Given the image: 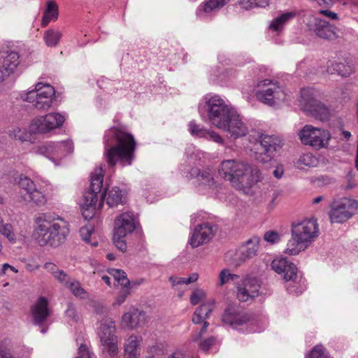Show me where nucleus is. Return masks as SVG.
Masks as SVG:
<instances>
[{
	"instance_id": "f257e3e1",
	"label": "nucleus",
	"mask_w": 358,
	"mask_h": 358,
	"mask_svg": "<svg viewBox=\"0 0 358 358\" xmlns=\"http://www.w3.org/2000/svg\"><path fill=\"white\" fill-rule=\"evenodd\" d=\"M205 108L211 124L227 132L231 138L236 139L248 134V129L239 114L234 108L226 104L220 96L212 94L205 95L199 104L201 115Z\"/></svg>"
},
{
	"instance_id": "f03ea898",
	"label": "nucleus",
	"mask_w": 358,
	"mask_h": 358,
	"mask_svg": "<svg viewBox=\"0 0 358 358\" xmlns=\"http://www.w3.org/2000/svg\"><path fill=\"white\" fill-rule=\"evenodd\" d=\"M218 173L236 189L250 194L251 189L263 179L257 166L246 162L236 159L222 161Z\"/></svg>"
},
{
	"instance_id": "7ed1b4c3",
	"label": "nucleus",
	"mask_w": 358,
	"mask_h": 358,
	"mask_svg": "<svg viewBox=\"0 0 358 358\" xmlns=\"http://www.w3.org/2000/svg\"><path fill=\"white\" fill-rule=\"evenodd\" d=\"M136 141L134 136L117 128L108 129L104 136V157L110 166L120 162L123 166L134 159Z\"/></svg>"
},
{
	"instance_id": "20e7f679",
	"label": "nucleus",
	"mask_w": 358,
	"mask_h": 358,
	"mask_svg": "<svg viewBox=\"0 0 358 358\" xmlns=\"http://www.w3.org/2000/svg\"><path fill=\"white\" fill-rule=\"evenodd\" d=\"M319 227L316 220L303 219L291 224V239L288 241L285 252L296 255L307 249L317 238Z\"/></svg>"
},
{
	"instance_id": "39448f33",
	"label": "nucleus",
	"mask_w": 358,
	"mask_h": 358,
	"mask_svg": "<svg viewBox=\"0 0 358 358\" xmlns=\"http://www.w3.org/2000/svg\"><path fill=\"white\" fill-rule=\"evenodd\" d=\"M36 223L34 236L41 246L52 245L64 239L69 232L68 222L59 217L51 219L43 214L36 219Z\"/></svg>"
},
{
	"instance_id": "423d86ee",
	"label": "nucleus",
	"mask_w": 358,
	"mask_h": 358,
	"mask_svg": "<svg viewBox=\"0 0 358 358\" xmlns=\"http://www.w3.org/2000/svg\"><path fill=\"white\" fill-rule=\"evenodd\" d=\"M321 94L314 88L307 87L301 90L299 103L301 108L321 121L328 120L329 109L319 99Z\"/></svg>"
},
{
	"instance_id": "0eeeda50",
	"label": "nucleus",
	"mask_w": 358,
	"mask_h": 358,
	"mask_svg": "<svg viewBox=\"0 0 358 358\" xmlns=\"http://www.w3.org/2000/svg\"><path fill=\"white\" fill-rule=\"evenodd\" d=\"M357 213L358 200L350 196H344L331 203L329 217L332 223H343Z\"/></svg>"
},
{
	"instance_id": "6e6552de",
	"label": "nucleus",
	"mask_w": 358,
	"mask_h": 358,
	"mask_svg": "<svg viewBox=\"0 0 358 358\" xmlns=\"http://www.w3.org/2000/svg\"><path fill=\"white\" fill-rule=\"evenodd\" d=\"M299 137L302 144L320 150L329 147L331 134L327 129L307 124L299 131Z\"/></svg>"
},
{
	"instance_id": "1a4fd4ad",
	"label": "nucleus",
	"mask_w": 358,
	"mask_h": 358,
	"mask_svg": "<svg viewBox=\"0 0 358 358\" xmlns=\"http://www.w3.org/2000/svg\"><path fill=\"white\" fill-rule=\"evenodd\" d=\"M20 186L26 191L27 199L36 205H44L46 201V195L52 191V187L50 183L43 180H31L29 178H21Z\"/></svg>"
},
{
	"instance_id": "9d476101",
	"label": "nucleus",
	"mask_w": 358,
	"mask_h": 358,
	"mask_svg": "<svg viewBox=\"0 0 358 358\" xmlns=\"http://www.w3.org/2000/svg\"><path fill=\"white\" fill-rule=\"evenodd\" d=\"M136 229L134 215L130 212L123 213L115 220L113 230V242L122 252L127 250L125 237Z\"/></svg>"
},
{
	"instance_id": "9b49d317",
	"label": "nucleus",
	"mask_w": 358,
	"mask_h": 358,
	"mask_svg": "<svg viewBox=\"0 0 358 358\" xmlns=\"http://www.w3.org/2000/svg\"><path fill=\"white\" fill-rule=\"evenodd\" d=\"M257 87V98L265 104L278 105L286 99V94L275 82L266 79L260 81Z\"/></svg>"
},
{
	"instance_id": "f8f14e48",
	"label": "nucleus",
	"mask_w": 358,
	"mask_h": 358,
	"mask_svg": "<svg viewBox=\"0 0 358 358\" xmlns=\"http://www.w3.org/2000/svg\"><path fill=\"white\" fill-rule=\"evenodd\" d=\"M64 121L65 117L61 113H50L34 118L30 124V130L33 133L46 134L60 128Z\"/></svg>"
},
{
	"instance_id": "ddd939ff",
	"label": "nucleus",
	"mask_w": 358,
	"mask_h": 358,
	"mask_svg": "<svg viewBox=\"0 0 358 358\" xmlns=\"http://www.w3.org/2000/svg\"><path fill=\"white\" fill-rule=\"evenodd\" d=\"M104 164L94 169L91 174V208L101 209L103 205L106 192L103 189V181L105 173Z\"/></svg>"
},
{
	"instance_id": "4468645a",
	"label": "nucleus",
	"mask_w": 358,
	"mask_h": 358,
	"mask_svg": "<svg viewBox=\"0 0 358 358\" xmlns=\"http://www.w3.org/2000/svg\"><path fill=\"white\" fill-rule=\"evenodd\" d=\"M116 328L113 321L103 320L99 329L98 335L103 346L111 357L117 355L118 352L117 337L115 335Z\"/></svg>"
},
{
	"instance_id": "2eb2a0df",
	"label": "nucleus",
	"mask_w": 358,
	"mask_h": 358,
	"mask_svg": "<svg viewBox=\"0 0 358 358\" xmlns=\"http://www.w3.org/2000/svg\"><path fill=\"white\" fill-rule=\"evenodd\" d=\"M259 287L257 278L247 275L236 284V297L242 302L250 301L259 295Z\"/></svg>"
},
{
	"instance_id": "dca6fc26",
	"label": "nucleus",
	"mask_w": 358,
	"mask_h": 358,
	"mask_svg": "<svg viewBox=\"0 0 358 358\" xmlns=\"http://www.w3.org/2000/svg\"><path fill=\"white\" fill-rule=\"evenodd\" d=\"M21 63L20 54L13 50H0V83L14 73Z\"/></svg>"
},
{
	"instance_id": "f3484780",
	"label": "nucleus",
	"mask_w": 358,
	"mask_h": 358,
	"mask_svg": "<svg viewBox=\"0 0 358 358\" xmlns=\"http://www.w3.org/2000/svg\"><path fill=\"white\" fill-rule=\"evenodd\" d=\"M255 145L261 146L263 149V152L256 153V159L261 163H267L273 159L274 152L281 148L282 142L275 136L262 135Z\"/></svg>"
},
{
	"instance_id": "a211bd4d",
	"label": "nucleus",
	"mask_w": 358,
	"mask_h": 358,
	"mask_svg": "<svg viewBox=\"0 0 358 358\" xmlns=\"http://www.w3.org/2000/svg\"><path fill=\"white\" fill-rule=\"evenodd\" d=\"M215 307V301L213 299H209L203 303L195 310L193 313L192 320L194 324L203 323V326L199 333L192 335V339L193 341H197L203 334L206 332L209 325V323L206 320L209 317L210 313L213 311Z\"/></svg>"
},
{
	"instance_id": "6ab92c4d",
	"label": "nucleus",
	"mask_w": 358,
	"mask_h": 358,
	"mask_svg": "<svg viewBox=\"0 0 358 358\" xmlns=\"http://www.w3.org/2000/svg\"><path fill=\"white\" fill-rule=\"evenodd\" d=\"M250 319V315L235 304L229 305L222 315V322L233 329H237L247 324Z\"/></svg>"
},
{
	"instance_id": "aec40b11",
	"label": "nucleus",
	"mask_w": 358,
	"mask_h": 358,
	"mask_svg": "<svg viewBox=\"0 0 358 358\" xmlns=\"http://www.w3.org/2000/svg\"><path fill=\"white\" fill-rule=\"evenodd\" d=\"M186 177L188 178H194L196 179L195 185L199 191L201 192L213 189L215 186L213 170L210 169L201 171L197 168H192Z\"/></svg>"
},
{
	"instance_id": "412c9836",
	"label": "nucleus",
	"mask_w": 358,
	"mask_h": 358,
	"mask_svg": "<svg viewBox=\"0 0 358 358\" xmlns=\"http://www.w3.org/2000/svg\"><path fill=\"white\" fill-rule=\"evenodd\" d=\"M271 268L280 275L286 281L295 282L297 278V268L288 259L282 257L275 258L271 264Z\"/></svg>"
},
{
	"instance_id": "4be33fe9",
	"label": "nucleus",
	"mask_w": 358,
	"mask_h": 358,
	"mask_svg": "<svg viewBox=\"0 0 358 358\" xmlns=\"http://www.w3.org/2000/svg\"><path fill=\"white\" fill-rule=\"evenodd\" d=\"M143 343L142 336L136 334L129 335L123 343V358H140Z\"/></svg>"
},
{
	"instance_id": "5701e85b",
	"label": "nucleus",
	"mask_w": 358,
	"mask_h": 358,
	"mask_svg": "<svg viewBox=\"0 0 358 358\" xmlns=\"http://www.w3.org/2000/svg\"><path fill=\"white\" fill-rule=\"evenodd\" d=\"M308 26L317 36L329 39L335 36V27L328 22L317 17H312L308 22Z\"/></svg>"
},
{
	"instance_id": "b1692460",
	"label": "nucleus",
	"mask_w": 358,
	"mask_h": 358,
	"mask_svg": "<svg viewBox=\"0 0 358 358\" xmlns=\"http://www.w3.org/2000/svg\"><path fill=\"white\" fill-rule=\"evenodd\" d=\"M214 235V230L211 224H202L197 226L189 241L192 248H197L207 242Z\"/></svg>"
},
{
	"instance_id": "393cba45",
	"label": "nucleus",
	"mask_w": 358,
	"mask_h": 358,
	"mask_svg": "<svg viewBox=\"0 0 358 358\" xmlns=\"http://www.w3.org/2000/svg\"><path fill=\"white\" fill-rule=\"evenodd\" d=\"M34 322L36 324H42L50 315L48 301L45 297H39L30 308Z\"/></svg>"
},
{
	"instance_id": "a878e982",
	"label": "nucleus",
	"mask_w": 358,
	"mask_h": 358,
	"mask_svg": "<svg viewBox=\"0 0 358 358\" xmlns=\"http://www.w3.org/2000/svg\"><path fill=\"white\" fill-rule=\"evenodd\" d=\"M259 243L260 238L257 236H253L248 240L237 252L239 262H244L255 257L259 250Z\"/></svg>"
},
{
	"instance_id": "bb28decb",
	"label": "nucleus",
	"mask_w": 358,
	"mask_h": 358,
	"mask_svg": "<svg viewBox=\"0 0 358 358\" xmlns=\"http://www.w3.org/2000/svg\"><path fill=\"white\" fill-rule=\"evenodd\" d=\"M145 316L144 312L133 308L122 315L121 324L124 328L136 329L144 320Z\"/></svg>"
},
{
	"instance_id": "cd10ccee",
	"label": "nucleus",
	"mask_w": 358,
	"mask_h": 358,
	"mask_svg": "<svg viewBox=\"0 0 358 358\" xmlns=\"http://www.w3.org/2000/svg\"><path fill=\"white\" fill-rule=\"evenodd\" d=\"M35 96L55 100V90L54 87L49 84L38 83L35 85V89L27 94L24 100L31 101V99H34Z\"/></svg>"
},
{
	"instance_id": "c85d7f7f",
	"label": "nucleus",
	"mask_w": 358,
	"mask_h": 358,
	"mask_svg": "<svg viewBox=\"0 0 358 358\" xmlns=\"http://www.w3.org/2000/svg\"><path fill=\"white\" fill-rule=\"evenodd\" d=\"M296 15V11L284 13L271 21L269 25V29L278 34L282 31L285 24L293 20Z\"/></svg>"
},
{
	"instance_id": "c756f323",
	"label": "nucleus",
	"mask_w": 358,
	"mask_h": 358,
	"mask_svg": "<svg viewBox=\"0 0 358 358\" xmlns=\"http://www.w3.org/2000/svg\"><path fill=\"white\" fill-rule=\"evenodd\" d=\"M59 16V8L55 1H48L43 12L41 27H46L50 22H55Z\"/></svg>"
},
{
	"instance_id": "7c9ffc66",
	"label": "nucleus",
	"mask_w": 358,
	"mask_h": 358,
	"mask_svg": "<svg viewBox=\"0 0 358 358\" xmlns=\"http://www.w3.org/2000/svg\"><path fill=\"white\" fill-rule=\"evenodd\" d=\"M329 73H337L343 77L350 76L354 71L353 67L344 62H331L327 66Z\"/></svg>"
},
{
	"instance_id": "2f4dec72",
	"label": "nucleus",
	"mask_w": 358,
	"mask_h": 358,
	"mask_svg": "<svg viewBox=\"0 0 358 358\" xmlns=\"http://www.w3.org/2000/svg\"><path fill=\"white\" fill-rule=\"evenodd\" d=\"M62 38V33L59 31L49 29L44 32L43 39L45 44L49 47L56 46Z\"/></svg>"
},
{
	"instance_id": "473e14b6",
	"label": "nucleus",
	"mask_w": 358,
	"mask_h": 358,
	"mask_svg": "<svg viewBox=\"0 0 358 358\" xmlns=\"http://www.w3.org/2000/svg\"><path fill=\"white\" fill-rule=\"evenodd\" d=\"M238 278V275L231 273L229 269L224 268L219 273L217 286L222 287L230 282L236 281Z\"/></svg>"
},
{
	"instance_id": "72a5a7b5",
	"label": "nucleus",
	"mask_w": 358,
	"mask_h": 358,
	"mask_svg": "<svg viewBox=\"0 0 358 358\" xmlns=\"http://www.w3.org/2000/svg\"><path fill=\"white\" fill-rule=\"evenodd\" d=\"M124 194L118 187L112 188L108 193L106 199L107 203L110 206H116L119 203H122Z\"/></svg>"
},
{
	"instance_id": "f704fd0d",
	"label": "nucleus",
	"mask_w": 358,
	"mask_h": 358,
	"mask_svg": "<svg viewBox=\"0 0 358 358\" xmlns=\"http://www.w3.org/2000/svg\"><path fill=\"white\" fill-rule=\"evenodd\" d=\"M317 164L318 159L310 152L303 154L297 162V164L301 169H303L304 167H315Z\"/></svg>"
},
{
	"instance_id": "c9c22d12",
	"label": "nucleus",
	"mask_w": 358,
	"mask_h": 358,
	"mask_svg": "<svg viewBox=\"0 0 358 358\" xmlns=\"http://www.w3.org/2000/svg\"><path fill=\"white\" fill-rule=\"evenodd\" d=\"M109 273L114 278L115 281L122 287L130 286V281L127 277L124 271L120 269H110Z\"/></svg>"
},
{
	"instance_id": "e433bc0d",
	"label": "nucleus",
	"mask_w": 358,
	"mask_h": 358,
	"mask_svg": "<svg viewBox=\"0 0 358 358\" xmlns=\"http://www.w3.org/2000/svg\"><path fill=\"white\" fill-rule=\"evenodd\" d=\"M54 100L44 98L42 96H35L34 99H31V103L39 110H48L52 105Z\"/></svg>"
},
{
	"instance_id": "4c0bfd02",
	"label": "nucleus",
	"mask_w": 358,
	"mask_h": 358,
	"mask_svg": "<svg viewBox=\"0 0 358 358\" xmlns=\"http://www.w3.org/2000/svg\"><path fill=\"white\" fill-rule=\"evenodd\" d=\"M225 1H206L203 3L198 9V15L203 13H210L216 9H219L224 6Z\"/></svg>"
},
{
	"instance_id": "58836bf2",
	"label": "nucleus",
	"mask_w": 358,
	"mask_h": 358,
	"mask_svg": "<svg viewBox=\"0 0 358 358\" xmlns=\"http://www.w3.org/2000/svg\"><path fill=\"white\" fill-rule=\"evenodd\" d=\"M199 278V274L197 273H193L190 274L187 278L179 277V276H173L170 278V280L171 281L173 285H188L192 282H196Z\"/></svg>"
},
{
	"instance_id": "ea45409f",
	"label": "nucleus",
	"mask_w": 358,
	"mask_h": 358,
	"mask_svg": "<svg viewBox=\"0 0 358 358\" xmlns=\"http://www.w3.org/2000/svg\"><path fill=\"white\" fill-rule=\"evenodd\" d=\"M268 6V1H259V3L252 1H238L236 4L237 8L243 9L245 10H251L255 8H266Z\"/></svg>"
},
{
	"instance_id": "a19ab883",
	"label": "nucleus",
	"mask_w": 358,
	"mask_h": 358,
	"mask_svg": "<svg viewBox=\"0 0 358 358\" xmlns=\"http://www.w3.org/2000/svg\"><path fill=\"white\" fill-rule=\"evenodd\" d=\"M189 131L192 136L196 138H204L207 134V129L196 124L194 121H191L189 123Z\"/></svg>"
},
{
	"instance_id": "79ce46f5",
	"label": "nucleus",
	"mask_w": 358,
	"mask_h": 358,
	"mask_svg": "<svg viewBox=\"0 0 358 358\" xmlns=\"http://www.w3.org/2000/svg\"><path fill=\"white\" fill-rule=\"evenodd\" d=\"M206 296V292L201 288L194 289L189 297V301L192 305L195 306L203 301Z\"/></svg>"
},
{
	"instance_id": "37998d69",
	"label": "nucleus",
	"mask_w": 358,
	"mask_h": 358,
	"mask_svg": "<svg viewBox=\"0 0 358 358\" xmlns=\"http://www.w3.org/2000/svg\"><path fill=\"white\" fill-rule=\"evenodd\" d=\"M90 194V192H85L83 196L79 200V204L80 206L81 212L85 217V219H87L88 217V210L90 208V203H88V196Z\"/></svg>"
},
{
	"instance_id": "c03bdc74",
	"label": "nucleus",
	"mask_w": 358,
	"mask_h": 358,
	"mask_svg": "<svg viewBox=\"0 0 358 358\" xmlns=\"http://www.w3.org/2000/svg\"><path fill=\"white\" fill-rule=\"evenodd\" d=\"M0 233L10 242H15L16 240L13 227L10 224H6L3 228L1 229Z\"/></svg>"
},
{
	"instance_id": "a18cd8bd",
	"label": "nucleus",
	"mask_w": 358,
	"mask_h": 358,
	"mask_svg": "<svg viewBox=\"0 0 358 358\" xmlns=\"http://www.w3.org/2000/svg\"><path fill=\"white\" fill-rule=\"evenodd\" d=\"M264 240L270 244H275L280 241V235L276 231H269L264 234Z\"/></svg>"
},
{
	"instance_id": "49530a36",
	"label": "nucleus",
	"mask_w": 358,
	"mask_h": 358,
	"mask_svg": "<svg viewBox=\"0 0 358 358\" xmlns=\"http://www.w3.org/2000/svg\"><path fill=\"white\" fill-rule=\"evenodd\" d=\"M306 358H328V357L324 348L321 345H317Z\"/></svg>"
},
{
	"instance_id": "de8ad7c7",
	"label": "nucleus",
	"mask_w": 358,
	"mask_h": 358,
	"mask_svg": "<svg viewBox=\"0 0 358 358\" xmlns=\"http://www.w3.org/2000/svg\"><path fill=\"white\" fill-rule=\"evenodd\" d=\"M131 294L130 292V286H127L126 287H122V289L120 291L117 296H116L115 303L117 305H120L124 303L127 299V297Z\"/></svg>"
},
{
	"instance_id": "09e8293b",
	"label": "nucleus",
	"mask_w": 358,
	"mask_h": 358,
	"mask_svg": "<svg viewBox=\"0 0 358 358\" xmlns=\"http://www.w3.org/2000/svg\"><path fill=\"white\" fill-rule=\"evenodd\" d=\"M204 138L211 140L218 144L222 145L224 143V140L222 136L214 131L207 130V134H206Z\"/></svg>"
},
{
	"instance_id": "8fccbe9b",
	"label": "nucleus",
	"mask_w": 358,
	"mask_h": 358,
	"mask_svg": "<svg viewBox=\"0 0 358 358\" xmlns=\"http://www.w3.org/2000/svg\"><path fill=\"white\" fill-rule=\"evenodd\" d=\"M0 358H14L10 352V349L3 342L0 343Z\"/></svg>"
},
{
	"instance_id": "3c124183",
	"label": "nucleus",
	"mask_w": 358,
	"mask_h": 358,
	"mask_svg": "<svg viewBox=\"0 0 358 358\" xmlns=\"http://www.w3.org/2000/svg\"><path fill=\"white\" fill-rule=\"evenodd\" d=\"M217 343L216 339L214 337H210L205 339L200 343V348L203 351H208L211 346L215 345Z\"/></svg>"
},
{
	"instance_id": "603ef678",
	"label": "nucleus",
	"mask_w": 358,
	"mask_h": 358,
	"mask_svg": "<svg viewBox=\"0 0 358 358\" xmlns=\"http://www.w3.org/2000/svg\"><path fill=\"white\" fill-rule=\"evenodd\" d=\"M69 289L71 292L77 296L83 297L85 292L78 282H73L70 285Z\"/></svg>"
},
{
	"instance_id": "864d4df0",
	"label": "nucleus",
	"mask_w": 358,
	"mask_h": 358,
	"mask_svg": "<svg viewBox=\"0 0 358 358\" xmlns=\"http://www.w3.org/2000/svg\"><path fill=\"white\" fill-rule=\"evenodd\" d=\"M318 13L324 17L330 19V20H338L337 13L329 10V9H320Z\"/></svg>"
},
{
	"instance_id": "5fc2aeb1",
	"label": "nucleus",
	"mask_w": 358,
	"mask_h": 358,
	"mask_svg": "<svg viewBox=\"0 0 358 358\" xmlns=\"http://www.w3.org/2000/svg\"><path fill=\"white\" fill-rule=\"evenodd\" d=\"M280 196V192H278V191H274L271 196H270V200L268 201V206L270 208H273L276 205V200L278 199V198Z\"/></svg>"
},
{
	"instance_id": "6e6d98bb",
	"label": "nucleus",
	"mask_w": 358,
	"mask_h": 358,
	"mask_svg": "<svg viewBox=\"0 0 358 358\" xmlns=\"http://www.w3.org/2000/svg\"><path fill=\"white\" fill-rule=\"evenodd\" d=\"M77 358H90V353L86 345H81L79 348V356Z\"/></svg>"
},
{
	"instance_id": "4d7b16f0",
	"label": "nucleus",
	"mask_w": 358,
	"mask_h": 358,
	"mask_svg": "<svg viewBox=\"0 0 358 358\" xmlns=\"http://www.w3.org/2000/svg\"><path fill=\"white\" fill-rule=\"evenodd\" d=\"M283 173H284V168H283L282 165L277 166L273 172V176L278 179L282 178Z\"/></svg>"
},
{
	"instance_id": "13d9d810",
	"label": "nucleus",
	"mask_w": 358,
	"mask_h": 358,
	"mask_svg": "<svg viewBox=\"0 0 358 358\" xmlns=\"http://www.w3.org/2000/svg\"><path fill=\"white\" fill-rule=\"evenodd\" d=\"M80 233L83 239L86 242H88L90 240V230L87 227H85L80 229Z\"/></svg>"
},
{
	"instance_id": "bf43d9fd",
	"label": "nucleus",
	"mask_w": 358,
	"mask_h": 358,
	"mask_svg": "<svg viewBox=\"0 0 358 358\" xmlns=\"http://www.w3.org/2000/svg\"><path fill=\"white\" fill-rule=\"evenodd\" d=\"M151 352H155L157 355H161L163 352V349L159 344H155L150 347Z\"/></svg>"
},
{
	"instance_id": "052dcab7",
	"label": "nucleus",
	"mask_w": 358,
	"mask_h": 358,
	"mask_svg": "<svg viewBox=\"0 0 358 358\" xmlns=\"http://www.w3.org/2000/svg\"><path fill=\"white\" fill-rule=\"evenodd\" d=\"M168 358H185L182 353L179 351L174 352L171 356Z\"/></svg>"
},
{
	"instance_id": "680f3d73",
	"label": "nucleus",
	"mask_w": 358,
	"mask_h": 358,
	"mask_svg": "<svg viewBox=\"0 0 358 358\" xmlns=\"http://www.w3.org/2000/svg\"><path fill=\"white\" fill-rule=\"evenodd\" d=\"M355 187H357V184L354 182H348V184L345 185V189L346 190H350V189H352L353 188H355Z\"/></svg>"
},
{
	"instance_id": "e2e57ef3",
	"label": "nucleus",
	"mask_w": 358,
	"mask_h": 358,
	"mask_svg": "<svg viewBox=\"0 0 358 358\" xmlns=\"http://www.w3.org/2000/svg\"><path fill=\"white\" fill-rule=\"evenodd\" d=\"M342 135L343 136V138L345 139V140H349L350 138L351 137V134L350 131H342Z\"/></svg>"
},
{
	"instance_id": "0e129e2a",
	"label": "nucleus",
	"mask_w": 358,
	"mask_h": 358,
	"mask_svg": "<svg viewBox=\"0 0 358 358\" xmlns=\"http://www.w3.org/2000/svg\"><path fill=\"white\" fill-rule=\"evenodd\" d=\"M101 279H102V280H103L106 284H107L108 286H110V278H109L108 275H103L101 276Z\"/></svg>"
},
{
	"instance_id": "69168bd1",
	"label": "nucleus",
	"mask_w": 358,
	"mask_h": 358,
	"mask_svg": "<svg viewBox=\"0 0 358 358\" xmlns=\"http://www.w3.org/2000/svg\"><path fill=\"white\" fill-rule=\"evenodd\" d=\"M8 268H9V264H3L1 273L2 275H5L6 273V271L8 269Z\"/></svg>"
},
{
	"instance_id": "338daca9",
	"label": "nucleus",
	"mask_w": 358,
	"mask_h": 358,
	"mask_svg": "<svg viewBox=\"0 0 358 358\" xmlns=\"http://www.w3.org/2000/svg\"><path fill=\"white\" fill-rule=\"evenodd\" d=\"M322 199H323V198H322V196H317V197H316V198H315V199H313V203H315V204H316V203H320V202L322 200Z\"/></svg>"
},
{
	"instance_id": "774afa93",
	"label": "nucleus",
	"mask_w": 358,
	"mask_h": 358,
	"mask_svg": "<svg viewBox=\"0 0 358 358\" xmlns=\"http://www.w3.org/2000/svg\"><path fill=\"white\" fill-rule=\"evenodd\" d=\"M59 275L60 276L59 278L60 280H64L66 276V275L64 272H62V271L59 272Z\"/></svg>"
}]
</instances>
